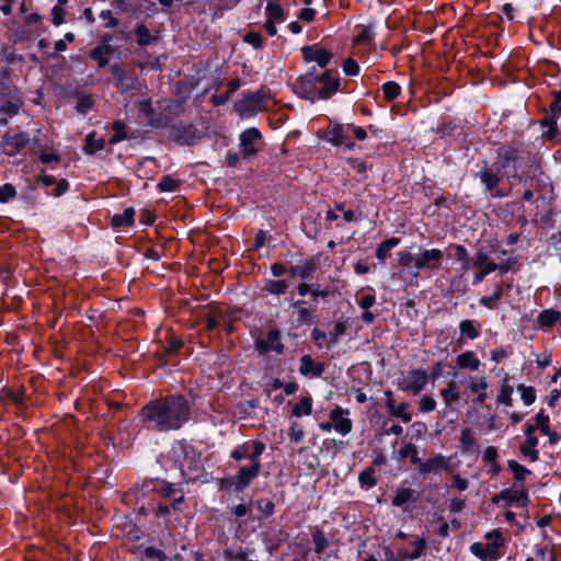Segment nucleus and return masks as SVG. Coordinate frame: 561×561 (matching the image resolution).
Instances as JSON below:
<instances>
[{
  "mask_svg": "<svg viewBox=\"0 0 561 561\" xmlns=\"http://www.w3.org/2000/svg\"><path fill=\"white\" fill-rule=\"evenodd\" d=\"M196 397L192 390L187 394L160 397L147 402L139 410V416L148 428L156 432L178 431L190 421Z\"/></svg>",
  "mask_w": 561,
  "mask_h": 561,
  "instance_id": "obj_1",
  "label": "nucleus"
},
{
  "mask_svg": "<svg viewBox=\"0 0 561 561\" xmlns=\"http://www.w3.org/2000/svg\"><path fill=\"white\" fill-rule=\"evenodd\" d=\"M266 449V444L261 439H249L234 446L230 453V459L237 462L247 460L240 465L231 477L217 479L218 490L225 493H243L251 483L259 478L262 469L261 456Z\"/></svg>",
  "mask_w": 561,
  "mask_h": 561,
  "instance_id": "obj_2",
  "label": "nucleus"
},
{
  "mask_svg": "<svg viewBox=\"0 0 561 561\" xmlns=\"http://www.w3.org/2000/svg\"><path fill=\"white\" fill-rule=\"evenodd\" d=\"M291 89L297 96L311 103L329 100L341 91L339 71L336 69H325L318 72L316 67L312 66L306 73L296 78Z\"/></svg>",
  "mask_w": 561,
  "mask_h": 561,
  "instance_id": "obj_3",
  "label": "nucleus"
},
{
  "mask_svg": "<svg viewBox=\"0 0 561 561\" xmlns=\"http://www.w3.org/2000/svg\"><path fill=\"white\" fill-rule=\"evenodd\" d=\"M188 483L190 479L176 482L163 478L145 479L136 491V497L141 501L151 493L160 500L170 501L174 513H183L186 507L184 485Z\"/></svg>",
  "mask_w": 561,
  "mask_h": 561,
  "instance_id": "obj_4",
  "label": "nucleus"
},
{
  "mask_svg": "<svg viewBox=\"0 0 561 561\" xmlns=\"http://www.w3.org/2000/svg\"><path fill=\"white\" fill-rule=\"evenodd\" d=\"M169 458L180 469L182 480L190 479V482H195L201 479V473L205 470L202 453L185 439L173 443Z\"/></svg>",
  "mask_w": 561,
  "mask_h": 561,
  "instance_id": "obj_5",
  "label": "nucleus"
},
{
  "mask_svg": "<svg viewBox=\"0 0 561 561\" xmlns=\"http://www.w3.org/2000/svg\"><path fill=\"white\" fill-rule=\"evenodd\" d=\"M350 123H341L337 119L329 118L325 129L319 134V138L334 148L343 151H351L356 148V142L351 137Z\"/></svg>",
  "mask_w": 561,
  "mask_h": 561,
  "instance_id": "obj_6",
  "label": "nucleus"
},
{
  "mask_svg": "<svg viewBox=\"0 0 561 561\" xmlns=\"http://www.w3.org/2000/svg\"><path fill=\"white\" fill-rule=\"evenodd\" d=\"M495 162L507 180L520 179L519 171L525 167L524 152L513 145H504Z\"/></svg>",
  "mask_w": 561,
  "mask_h": 561,
  "instance_id": "obj_7",
  "label": "nucleus"
},
{
  "mask_svg": "<svg viewBox=\"0 0 561 561\" xmlns=\"http://www.w3.org/2000/svg\"><path fill=\"white\" fill-rule=\"evenodd\" d=\"M111 79L115 89L121 93H127L139 89V79L136 72L126 71L122 62H114L110 66Z\"/></svg>",
  "mask_w": 561,
  "mask_h": 561,
  "instance_id": "obj_8",
  "label": "nucleus"
},
{
  "mask_svg": "<svg viewBox=\"0 0 561 561\" xmlns=\"http://www.w3.org/2000/svg\"><path fill=\"white\" fill-rule=\"evenodd\" d=\"M428 382V374L423 368H414L407 373L403 378H400L397 386L404 392L419 394L423 391Z\"/></svg>",
  "mask_w": 561,
  "mask_h": 561,
  "instance_id": "obj_9",
  "label": "nucleus"
},
{
  "mask_svg": "<svg viewBox=\"0 0 561 561\" xmlns=\"http://www.w3.org/2000/svg\"><path fill=\"white\" fill-rule=\"evenodd\" d=\"M300 53L306 64L314 62L323 70L329 69L328 66L333 59V54L319 43L302 46Z\"/></svg>",
  "mask_w": 561,
  "mask_h": 561,
  "instance_id": "obj_10",
  "label": "nucleus"
},
{
  "mask_svg": "<svg viewBox=\"0 0 561 561\" xmlns=\"http://www.w3.org/2000/svg\"><path fill=\"white\" fill-rule=\"evenodd\" d=\"M443 257L444 253L439 249H426L421 251L415 260L414 270L409 271V275L419 277L420 271L422 270H437L440 266Z\"/></svg>",
  "mask_w": 561,
  "mask_h": 561,
  "instance_id": "obj_11",
  "label": "nucleus"
},
{
  "mask_svg": "<svg viewBox=\"0 0 561 561\" xmlns=\"http://www.w3.org/2000/svg\"><path fill=\"white\" fill-rule=\"evenodd\" d=\"M501 501L506 502L508 506H516V507H527L530 499L528 491L526 489L515 490L512 488H506L500 491L499 493L494 494L491 497V502L493 504H499Z\"/></svg>",
  "mask_w": 561,
  "mask_h": 561,
  "instance_id": "obj_12",
  "label": "nucleus"
},
{
  "mask_svg": "<svg viewBox=\"0 0 561 561\" xmlns=\"http://www.w3.org/2000/svg\"><path fill=\"white\" fill-rule=\"evenodd\" d=\"M198 130L193 124L178 123L169 128V139L179 146H192L198 138Z\"/></svg>",
  "mask_w": 561,
  "mask_h": 561,
  "instance_id": "obj_13",
  "label": "nucleus"
},
{
  "mask_svg": "<svg viewBox=\"0 0 561 561\" xmlns=\"http://www.w3.org/2000/svg\"><path fill=\"white\" fill-rule=\"evenodd\" d=\"M254 348L259 355H265L271 351L283 354L285 345L280 342V331L277 328L268 330L266 339H256L254 341Z\"/></svg>",
  "mask_w": 561,
  "mask_h": 561,
  "instance_id": "obj_14",
  "label": "nucleus"
},
{
  "mask_svg": "<svg viewBox=\"0 0 561 561\" xmlns=\"http://www.w3.org/2000/svg\"><path fill=\"white\" fill-rule=\"evenodd\" d=\"M262 139V133L256 127H249L239 135L241 158L249 159L255 157L260 149L255 142Z\"/></svg>",
  "mask_w": 561,
  "mask_h": 561,
  "instance_id": "obj_15",
  "label": "nucleus"
},
{
  "mask_svg": "<svg viewBox=\"0 0 561 561\" xmlns=\"http://www.w3.org/2000/svg\"><path fill=\"white\" fill-rule=\"evenodd\" d=\"M297 294L300 299H304V297L309 296L311 298V301L314 304H318L320 299L327 300L330 296V289L329 287H323L318 283H311L308 280L299 282L298 285L295 287V290L291 291V295Z\"/></svg>",
  "mask_w": 561,
  "mask_h": 561,
  "instance_id": "obj_16",
  "label": "nucleus"
},
{
  "mask_svg": "<svg viewBox=\"0 0 561 561\" xmlns=\"http://www.w3.org/2000/svg\"><path fill=\"white\" fill-rule=\"evenodd\" d=\"M412 465L417 466V471L423 474L437 471H447L450 468L449 459L442 454H436L425 461H422L420 457H413Z\"/></svg>",
  "mask_w": 561,
  "mask_h": 561,
  "instance_id": "obj_17",
  "label": "nucleus"
},
{
  "mask_svg": "<svg viewBox=\"0 0 561 561\" xmlns=\"http://www.w3.org/2000/svg\"><path fill=\"white\" fill-rule=\"evenodd\" d=\"M185 346L184 341L173 334L168 333L165 335V345L163 347V351L156 354V357L158 359V364L161 367H167L170 364V357L174 355H179L181 350Z\"/></svg>",
  "mask_w": 561,
  "mask_h": 561,
  "instance_id": "obj_18",
  "label": "nucleus"
},
{
  "mask_svg": "<svg viewBox=\"0 0 561 561\" xmlns=\"http://www.w3.org/2000/svg\"><path fill=\"white\" fill-rule=\"evenodd\" d=\"M503 176L495 161L491 165H488L485 162L484 167L476 174V178L480 180L484 188L491 193L497 188Z\"/></svg>",
  "mask_w": 561,
  "mask_h": 561,
  "instance_id": "obj_19",
  "label": "nucleus"
},
{
  "mask_svg": "<svg viewBox=\"0 0 561 561\" xmlns=\"http://www.w3.org/2000/svg\"><path fill=\"white\" fill-rule=\"evenodd\" d=\"M350 410L344 409L340 405H336L329 413L330 421L332 423V427L342 435H347L352 432L353 422L348 417Z\"/></svg>",
  "mask_w": 561,
  "mask_h": 561,
  "instance_id": "obj_20",
  "label": "nucleus"
},
{
  "mask_svg": "<svg viewBox=\"0 0 561 561\" xmlns=\"http://www.w3.org/2000/svg\"><path fill=\"white\" fill-rule=\"evenodd\" d=\"M383 394L386 397L385 407L387 409L388 415L390 417L399 419L404 423L411 422L412 414L408 412L410 404L408 402H401L400 404H397L391 390H386Z\"/></svg>",
  "mask_w": 561,
  "mask_h": 561,
  "instance_id": "obj_21",
  "label": "nucleus"
},
{
  "mask_svg": "<svg viewBox=\"0 0 561 561\" xmlns=\"http://www.w3.org/2000/svg\"><path fill=\"white\" fill-rule=\"evenodd\" d=\"M2 145L9 146V150H4L8 157H13L20 153L30 142L31 138L27 131H19L18 134L11 135L5 133L2 136Z\"/></svg>",
  "mask_w": 561,
  "mask_h": 561,
  "instance_id": "obj_22",
  "label": "nucleus"
},
{
  "mask_svg": "<svg viewBox=\"0 0 561 561\" xmlns=\"http://www.w3.org/2000/svg\"><path fill=\"white\" fill-rule=\"evenodd\" d=\"M325 370V363L316 362L311 355L304 354L299 359L298 371L301 376L308 378H319Z\"/></svg>",
  "mask_w": 561,
  "mask_h": 561,
  "instance_id": "obj_23",
  "label": "nucleus"
},
{
  "mask_svg": "<svg viewBox=\"0 0 561 561\" xmlns=\"http://www.w3.org/2000/svg\"><path fill=\"white\" fill-rule=\"evenodd\" d=\"M318 270L314 256H309L300 265H290L288 274L290 277H299L301 282L311 280Z\"/></svg>",
  "mask_w": 561,
  "mask_h": 561,
  "instance_id": "obj_24",
  "label": "nucleus"
},
{
  "mask_svg": "<svg viewBox=\"0 0 561 561\" xmlns=\"http://www.w3.org/2000/svg\"><path fill=\"white\" fill-rule=\"evenodd\" d=\"M304 299H297L290 302V307L297 313L296 323L298 325H311L318 321L316 309L306 307Z\"/></svg>",
  "mask_w": 561,
  "mask_h": 561,
  "instance_id": "obj_25",
  "label": "nucleus"
},
{
  "mask_svg": "<svg viewBox=\"0 0 561 561\" xmlns=\"http://www.w3.org/2000/svg\"><path fill=\"white\" fill-rule=\"evenodd\" d=\"M420 500V493L411 488H398L391 504L396 507H402L405 504H415Z\"/></svg>",
  "mask_w": 561,
  "mask_h": 561,
  "instance_id": "obj_26",
  "label": "nucleus"
},
{
  "mask_svg": "<svg viewBox=\"0 0 561 561\" xmlns=\"http://www.w3.org/2000/svg\"><path fill=\"white\" fill-rule=\"evenodd\" d=\"M234 111L240 116H251L256 113L261 107L251 99V93H243L241 99H238L233 104Z\"/></svg>",
  "mask_w": 561,
  "mask_h": 561,
  "instance_id": "obj_27",
  "label": "nucleus"
},
{
  "mask_svg": "<svg viewBox=\"0 0 561 561\" xmlns=\"http://www.w3.org/2000/svg\"><path fill=\"white\" fill-rule=\"evenodd\" d=\"M135 224V209L127 207L122 214H115L111 217L110 225L114 230L133 227Z\"/></svg>",
  "mask_w": 561,
  "mask_h": 561,
  "instance_id": "obj_28",
  "label": "nucleus"
},
{
  "mask_svg": "<svg viewBox=\"0 0 561 561\" xmlns=\"http://www.w3.org/2000/svg\"><path fill=\"white\" fill-rule=\"evenodd\" d=\"M413 549L400 548L398 556L402 560H416L421 558L426 549V539L424 537L417 538L414 542H411Z\"/></svg>",
  "mask_w": 561,
  "mask_h": 561,
  "instance_id": "obj_29",
  "label": "nucleus"
},
{
  "mask_svg": "<svg viewBox=\"0 0 561 561\" xmlns=\"http://www.w3.org/2000/svg\"><path fill=\"white\" fill-rule=\"evenodd\" d=\"M558 118L547 114L539 121L540 128L542 129V137L549 141H553L559 136Z\"/></svg>",
  "mask_w": 561,
  "mask_h": 561,
  "instance_id": "obj_30",
  "label": "nucleus"
},
{
  "mask_svg": "<svg viewBox=\"0 0 561 561\" xmlns=\"http://www.w3.org/2000/svg\"><path fill=\"white\" fill-rule=\"evenodd\" d=\"M401 239L398 237H390L380 242L375 251V256L380 264H385L386 260L390 256V251L398 247Z\"/></svg>",
  "mask_w": 561,
  "mask_h": 561,
  "instance_id": "obj_31",
  "label": "nucleus"
},
{
  "mask_svg": "<svg viewBox=\"0 0 561 561\" xmlns=\"http://www.w3.org/2000/svg\"><path fill=\"white\" fill-rule=\"evenodd\" d=\"M108 56H117V54L113 53L110 48H101L99 46L91 48L89 51L90 59L96 62L99 69L111 66Z\"/></svg>",
  "mask_w": 561,
  "mask_h": 561,
  "instance_id": "obj_32",
  "label": "nucleus"
},
{
  "mask_svg": "<svg viewBox=\"0 0 561 561\" xmlns=\"http://www.w3.org/2000/svg\"><path fill=\"white\" fill-rule=\"evenodd\" d=\"M456 364L459 369L478 370L481 363L472 351H465L456 358Z\"/></svg>",
  "mask_w": 561,
  "mask_h": 561,
  "instance_id": "obj_33",
  "label": "nucleus"
},
{
  "mask_svg": "<svg viewBox=\"0 0 561 561\" xmlns=\"http://www.w3.org/2000/svg\"><path fill=\"white\" fill-rule=\"evenodd\" d=\"M356 35L354 43L357 45H369L376 36L374 25L358 24L355 26Z\"/></svg>",
  "mask_w": 561,
  "mask_h": 561,
  "instance_id": "obj_34",
  "label": "nucleus"
},
{
  "mask_svg": "<svg viewBox=\"0 0 561 561\" xmlns=\"http://www.w3.org/2000/svg\"><path fill=\"white\" fill-rule=\"evenodd\" d=\"M481 324L477 320L466 319L459 323V333L461 337L476 340L480 336Z\"/></svg>",
  "mask_w": 561,
  "mask_h": 561,
  "instance_id": "obj_35",
  "label": "nucleus"
},
{
  "mask_svg": "<svg viewBox=\"0 0 561 561\" xmlns=\"http://www.w3.org/2000/svg\"><path fill=\"white\" fill-rule=\"evenodd\" d=\"M134 33L137 37V45L140 47L149 46L158 41V36L151 35L149 28L144 23L135 26Z\"/></svg>",
  "mask_w": 561,
  "mask_h": 561,
  "instance_id": "obj_36",
  "label": "nucleus"
},
{
  "mask_svg": "<svg viewBox=\"0 0 561 561\" xmlns=\"http://www.w3.org/2000/svg\"><path fill=\"white\" fill-rule=\"evenodd\" d=\"M95 136H96V133L91 131L85 137L83 152L88 156H93L98 151L104 149V146H105L104 138H95Z\"/></svg>",
  "mask_w": 561,
  "mask_h": 561,
  "instance_id": "obj_37",
  "label": "nucleus"
},
{
  "mask_svg": "<svg viewBox=\"0 0 561 561\" xmlns=\"http://www.w3.org/2000/svg\"><path fill=\"white\" fill-rule=\"evenodd\" d=\"M507 467L512 471L516 484L524 486L526 477L531 474V471L514 459L507 460Z\"/></svg>",
  "mask_w": 561,
  "mask_h": 561,
  "instance_id": "obj_38",
  "label": "nucleus"
},
{
  "mask_svg": "<svg viewBox=\"0 0 561 561\" xmlns=\"http://www.w3.org/2000/svg\"><path fill=\"white\" fill-rule=\"evenodd\" d=\"M254 505L259 512L257 518L261 520L270 519L275 513V504L270 499H257Z\"/></svg>",
  "mask_w": 561,
  "mask_h": 561,
  "instance_id": "obj_39",
  "label": "nucleus"
},
{
  "mask_svg": "<svg viewBox=\"0 0 561 561\" xmlns=\"http://www.w3.org/2000/svg\"><path fill=\"white\" fill-rule=\"evenodd\" d=\"M557 321L561 322V312L556 309H545L537 317L541 328H551Z\"/></svg>",
  "mask_w": 561,
  "mask_h": 561,
  "instance_id": "obj_40",
  "label": "nucleus"
},
{
  "mask_svg": "<svg viewBox=\"0 0 561 561\" xmlns=\"http://www.w3.org/2000/svg\"><path fill=\"white\" fill-rule=\"evenodd\" d=\"M538 442L539 440L537 437H529L528 439H525V443L519 447L520 454L528 458L531 462H535L539 459V451L536 449Z\"/></svg>",
  "mask_w": 561,
  "mask_h": 561,
  "instance_id": "obj_41",
  "label": "nucleus"
},
{
  "mask_svg": "<svg viewBox=\"0 0 561 561\" xmlns=\"http://www.w3.org/2000/svg\"><path fill=\"white\" fill-rule=\"evenodd\" d=\"M383 100L388 103L396 101L401 95V85L396 81H387L381 85Z\"/></svg>",
  "mask_w": 561,
  "mask_h": 561,
  "instance_id": "obj_42",
  "label": "nucleus"
},
{
  "mask_svg": "<svg viewBox=\"0 0 561 561\" xmlns=\"http://www.w3.org/2000/svg\"><path fill=\"white\" fill-rule=\"evenodd\" d=\"M287 289L288 282L286 279H267L263 286L264 291L274 296L284 295Z\"/></svg>",
  "mask_w": 561,
  "mask_h": 561,
  "instance_id": "obj_43",
  "label": "nucleus"
},
{
  "mask_svg": "<svg viewBox=\"0 0 561 561\" xmlns=\"http://www.w3.org/2000/svg\"><path fill=\"white\" fill-rule=\"evenodd\" d=\"M460 128L454 119H443L442 124L436 128L435 133L440 138L454 137L456 131Z\"/></svg>",
  "mask_w": 561,
  "mask_h": 561,
  "instance_id": "obj_44",
  "label": "nucleus"
},
{
  "mask_svg": "<svg viewBox=\"0 0 561 561\" xmlns=\"http://www.w3.org/2000/svg\"><path fill=\"white\" fill-rule=\"evenodd\" d=\"M112 129L114 134L108 139L110 145H116L127 138V130L124 122L119 119L114 121L112 124Z\"/></svg>",
  "mask_w": 561,
  "mask_h": 561,
  "instance_id": "obj_45",
  "label": "nucleus"
},
{
  "mask_svg": "<svg viewBox=\"0 0 561 561\" xmlns=\"http://www.w3.org/2000/svg\"><path fill=\"white\" fill-rule=\"evenodd\" d=\"M375 469L373 467H367L362 470L358 474V482L362 488L371 489L377 485V479L375 477Z\"/></svg>",
  "mask_w": 561,
  "mask_h": 561,
  "instance_id": "obj_46",
  "label": "nucleus"
},
{
  "mask_svg": "<svg viewBox=\"0 0 561 561\" xmlns=\"http://www.w3.org/2000/svg\"><path fill=\"white\" fill-rule=\"evenodd\" d=\"M312 413V399L304 397L299 403L295 404L291 409V415L300 417L301 415H310Z\"/></svg>",
  "mask_w": 561,
  "mask_h": 561,
  "instance_id": "obj_47",
  "label": "nucleus"
},
{
  "mask_svg": "<svg viewBox=\"0 0 561 561\" xmlns=\"http://www.w3.org/2000/svg\"><path fill=\"white\" fill-rule=\"evenodd\" d=\"M312 542L314 545V551L318 554H321L329 545L325 534L318 526H314L313 528Z\"/></svg>",
  "mask_w": 561,
  "mask_h": 561,
  "instance_id": "obj_48",
  "label": "nucleus"
},
{
  "mask_svg": "<svg viewBox=\"0 0 561 561\" xmlns=\"http://www.w3.org/2000/svg\"><path fill=\"white\" fill-rule=\"evenodd\" d=\"M440 396L446 404L459 401L460 396L457 390V383L450 380L445 388L440 389Z\"/></svg>",
  "mask_w": 561,
  "mask_h": 561,
  "instance_id": "obj_49",
  "label": "nucleus"
},
{
  "mask_svg": "<svg viewBox=\"0 0 561 561\" xmlns=\"http://www.w3.org/2000/svg\"><path fill=\"white\" fill-rule=\"evenodd\" d=\"M180 184V180L174 179L171 174H167L160 179L157 188L159 192H175Z\"/></svg>",
  "mask_w": 561,
  "mask_h": 561,
  "instance_id": "obj_50",
  "label": "nucleus"
},
{
  "mask_svg": "<svg viewBox=\"0 0 561 561\" xmlns=\"http://www.w3.org/2000/svg\"><path fill=\"white\" fill-rule=\"evenodd\" d=\"M267 20L282 22L284 20V9L274 1H268L265 8Z\"/></svg>",
  "mask_w": 561,
  "mask_h": 561,
  "instance_id": "obj_51",
  "label": "nucleus"
},
{
  "mask_svg": "<svg viewBox=\"0 0 561 561\" xmlns=\"http://www.w3.org/2000/svg\"><path fill=\"white\" fill-rule=\"evenodd\" d=\"M451 247L455 250L456 260L462 263V268L466 271L471 268L472 259L468 250L462 244H453Z\"/></svg>",
  "mask_w": 561,
  "mask_h": 561,
  "instance_id": "obj_52",
  "label": "nucleus"
},
{
  "mask_svg": "<svg viewBox=\"0 0 561 561\" xmlns=\"http://www.w3.org/2000/svg\"><path fill=\"white\" fill-rule=\"evenodd\" d=\"M460 448L463 453L471 451L476 445V438L470 428H463L459 437Z\"/></svg>",
  "mask_w": 561,
  "mask_h": 561,
  "instance_id": "obj_53",
  "label": "nucleus"
},
{
  "mask_svg": "<svg viewBox=\"0 0 561 561\" xmlns=\"http://www.w3.org/2000/svg\"><path fill=\"white\" fill-rule=\"evenodd\" d=\"M479 271L474 273L473 275V278H472V285H478L480 283H482L484 280V278L497 271V266H496V263H490L488 265H482V266H476Z\"/></svg>",
  "mask_w": 561,
  "mask_h": 561,
  "instance_id": "obj_54",
  "label": "nucleus"
},
{
  "mask_svg": "<svg viewBox=\"0 0 561 561\" xmlns=\"http://www.w3.org/2000/svg\"><path fill=\"white\" fill-rule=\"evenodd\" d=\"M93 106H94V100H93L92 95L87 94V95L79 96V99L75 105V110L79 114L85 115L93 108Z\"/></svg>",
  "mask_w": 561,
  "mask_h": 561,
  "instance_id": "obj_55",
  "label": "nucleus"
},
{
  "mask_svg": "<svg viewBox=\"0 0 561 561\" xmlns=\"http://www.w3.org/2000/svg\"><path fill=\"white\" fill-rule=\"evenodd\" d=\"M152 513L157 518H162L165 522H170L171 514L174 513V511L171 507V502H160L154 507H152Z\"/></svg>",
  "mask_w": 561,
  "mask_h": 561,
  "instance_id": "obj_56",
  "label": "nucleus"
},
{
  "mask_svg": "<svg viewBox=\"0 0 561 561\" xmlns=\"http://www.w3.org/2000/svg\"><path fill=\"white\" fill-rule=\"evenodd\" d=\"M290 443H300L305 438V431L297 421H291L287 431Z\"/></svg>",
  "mask_w": 561,
  "mask_h": 561,
  "instance_id": "obj_57",
  "label": "nucleus"
},
{
  "mask_svg": "<svg viewBox=\"0 0 561 561\" xmlns=\"http://www.w3.org/2000/svg\"><path fill=\"white\" fill-rule=\"evenodd\" d=\"M497 271L501 275H504L508 271L517 272L520 267L517 256H510L501 263H496Z\"/></svg>",
  "mask_w": 561,
  "mask_h": 561,
  "instance_id": "obj_58",
  "label": "nucleus"
},
{
  "mask_svg": "<svg viewBox=\"0 0 561 561\" xmlns=\"http://www.w3.org/2000/svg\"><path fill=\"white\" fill-rule=\"evenodd\" d=\"M517 390L520 392V399L526 405H530L535 402L536 391L534 387L519 383L517 385Z\"/></svg>",
  "mask_w": 561,
  "mask_h": 561,
  "instance_id": "obj_59",
  "label": "nucleus"
},
{
  "mask_svg": "<svg viewBox=\"0 0 561 561\" xmlns=\"http://www.w3.org/2000/svg\"><path fill=\"white\" fill-rule=\"evenodd\" d=\"M402 433H403V427L400 424H392L390 427H388V422L382 421L376 436L382 437V436H388L390 434L400 436V435H402Z\"/></svg>",
  "mask_w": 561,
  "mask_h": 561,
  "instance_id": "obj_60",
  "label": "nucleus"
},
{
  "mask_svg": "<svg viewBox=\"0 0 561 561\" xmlns=\"http://www.w3.org/2000/svg\"><path fill=\"white\" fill-rule=\"evenodd\" d=\"M471 267L472 266H482L488 265L490 263H495L494 261H490L489 252L483 248H479L474 253V256L471 257Z\"/></svg>",
  "mask_w": 561,
  "mask_h": 561,
  "instance_id": "obj_61",
  "label": "nucleus"
},
{
  "mask_svg": "<svg viewBox=\"0 0 561 561\" xmlns=\"http://www.w3.org/2000/svg\"><path fill=\"white\" fill-rule=\"evenodd\" d=\"M536 428L542 434H549L550 419L548 414H545L543 410H540L535 416Z\"/></svg>",
  "mask_w": 561,
  "mask_h": 561,
  "instance_id": "obj_62",
  "label": "nucleus"
},
{
  "mask_svg": "<svg viewBox=\"0 0 561 561\" xmlns=\"http://www.w3.org/2000/svg\"><path fill=\"white\" fill-rule=\"evenodd\" d=\"M551 95L553 98L552 102L549 105V115L560 117L561 115V89L554 90L551 92Z\"/></svg>",
  "mask_w": 561,
  "mask_h": 561,
  "instance_id": "obj_63",
  "label": "nucleus"
},
{
  "mask_svg": "<svg viewBox=\"0 0 561 561\" xmlns=\"http://www.w3.org/2000/svg\"><path fill=\"white\" fill-rule=\"evenodd\" d=\"M243 41L255 49L262 48L264 45L263 36L260 33L253 31L248 32L244 35Z\"/></svg>",
  "mask_w": 561,
  "mask_h": 561,
  "instance_id": "obj_64",
  "label": "nucleus"
}]
</instances>
